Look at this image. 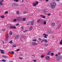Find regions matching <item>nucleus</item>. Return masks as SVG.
<instances>
[{"label": "nucleus", "mask_w": 62, "mask_h": 62, "mask_svg": "<svg viewBox=\"0 0 62 62\" xmlns=\"http://www.w3.org/2000/svg\"><path fill=\"white\" fill-rule=\"evenodd\" d=\"M50 7L52 9H54L55 6L56 5V3L55 2H53L50 3Z\"/></svg>", "instance_id": "obj_1"}, {"label": "nucleus", "mask_w": 62, "mask_h": 62, "mask_svg": "<svg viewBox=\"0 0 62 62\" xmlns=\"http://www.w3.org/2000/svg\"><path fill=\"white\" fill-rule=\"evenodd\" d=\"M16 19L18 22H21L22 20V18L21 17H17L16 18Z\"/></svg>", "instance_id": "obj_2"}, {"label": "nucleus", "mask_w": 62, "mask_h": 62, "mask_svg": "<svg viewBox=\"0 0 62 62\" xmlns=\"http://www.w3.org/2000/svg\"><path fill=\"white\" fill-rule=\"evenodd\" d=\"M12 6H18V4L16 3H13L12 4Z\"/></svg>", "instance_id": "obj_3"}, {"label": "nucleus", "mask_w": 62, "mask_h": 62, "mask_svg": "<svg viewBox=\"0 0 62 62\" xmlns=\"http://www.w3.org/2000/svg\"><path fill=\"white\" fill-rule=\"evenodd\" d=\"M31 44L32 45H38V44H37V43L35 42H32L31 43Z\"/></svg>", "instance_id": "obj_4"}, {"label": "nucleus", "mask_w": 62, "mask_h": 62, "mask_svg": "<svg viewBox=\"0 0 62 62\" xmlns=\"http://www.w3.org/2000/svg\"><path fill=\"white\" fill-rule=\"evenodd\" d=\"M50 57L49 56H46V57L45 59L46 60H50Z\"/></svg>", "instance_id": "obj_5"}, {"label": "nucleus", "mask_w": 62, "mask_h": 62, "mask_svg": "<svg viewBox=\"0 0 62 62\" xmlns=\"http://www.w3.org/2000/svg\"><path fill=\"white\" fill-rule=\"evenodd\" d=\"M43 35H44V36H44V38H45L46 39H47V36H48V34L46 35V34L44 33L43 34Z\"/></svg>", "instance_id": "obj_6"}, {"label": "nucleus", "mask_w": 62, "mask_h": 62, "mask_svg": "<svg viewBox=\"0 0 62 62\" xmlns=\"http://www.w3.org/2000/svg\"><path fill=\"white\" fill-rule=\"evenodd\" d=\"M56 59L57 61H59L60 60V58H59V56L56 57Z\"/></svg>", "instance_id": "obj_7"}, {"label": "nucleus", "mask_w": 62, "mask_h": 62, "mask_svg": "<svg viewBox=\"0 0 62 62\" xmlns=\"http://www.w3.org/2000/svg\"><path fill=\"white\" fill-rule=\"evenodd\" d=\"M19 35H17L15 38V39H18L19 38Z\"/></svg>", "instance_id": "obj_8"}, {"label": "nucleus", "mask_w": 62, "mask_h": 62, "mask_svg": "<svg viewBox=\"0 0 62 62\" xmlns=\"http://www.w3.org/2000/svg\"><path fill=\"white\" fill-rule=\"evenodd\" d=\"M44 13L48 12V10L47 9H45L44 11Z\"/></svg>", "instance_id": "obj_9"}, {"label": "nucleus", "mask_w": 62, "mask_h": 62, "mask_svg": "<svg viewBox=\"0 0 62 62\" xmlns=\"http://www.w3.org/2000/svg\"><path fill=\"white\" fill-rule=\"evenodd\" d=\"M51 53H52V51H49L47 54V55H49Z\"/></svg>", "instance_id": "obj_10"}, {"label": "nucleus", "mask_w": 62, "mask_h": 62, "mask_svg": "<svg viewBox=\"0 0 62 62\" xmlns=\"http://www.w3.org/2000/svg\"><path fill=\"white\" fill-rule=\"evenodd\" d=\"M37 22L38 23H39V22H42V21H41V19H39L37 20Z\"/></svg>", "instance_id": "obj_11"}, {"label": "nucleus", "mask_w": 62, "mask_h": 62, "mask_svg": "<svg viewBox=\"0 0 62 62\" xmlns=\"http://www.w3.org/2000/svg\"><path fill=\"white\" fill-rule=\"evenodd\" d=\"M20 12L19 11L17 10L16 12V14H18V15H19V14H20Z\"/></svg>", "instance_id": "obj_12"}, {"label": "nucleus", "mask_w": 62, "mask_h": 62, "mask_svg": "<svg viewBox=\"0 0 62 62\" xmlns=\"http://www.w3.org/2000/svg\"><path fill=\"white\" fill-rule=\"evenodd\" d=\"M33 29V27L31 26L30 27V28L29 29V31H32V29Z\"/></svg>", "instance_id": "obj_13"}, {"label": "nucleus", "mask_w": 62, "mask_h": 62, "mask_svg": "<svg viewBox=\"0 0 62 62\" xmlns=\"http://www.w3.org/2000/svg\"><path fill=\"white\" fill-rule=\"evenodd\" d=\"M34 20H33L32 22H31V25H33L34 24Z\"/></svg>", "instance_id": "obj_14"}, {"label": "nucleus", "mask_w": 62, "mask_h": 62, "mask_svg": "<svg viewBox=\"0 0 62 62\" xmlns=\"http://www.w3.org/2000/svg\"><path fill=\"white\" fill-rule=\"evenodd\" d=\"M55 24L54 23H53L51 25L52 26H54L55 25Z\"/></svg>", "instance_id": "obj_15"}, {"label": "nucleus", "mask_w": 62, "mask_h": 62, "mask_svg": "<svg viewBox=\"0 0 62 62\" xmlns=\"http://www.w3.org/2000/svg\"><path fill=\"white\" fill-rule=\"evenodd\" d=\"M12 32L11 31H10L9 32V34L10 35H12Z\"/></svg>", "instance_id": "obj_16"}, {"label": "nucleus", "mask_w": 62, "mask_h": 62, "mask_svg": "<svg viewBox=\"0 0 62 62\" xmlns=\"http://www.w3.org/2000/svg\"><path fill=\"white\" fill-rule=\"evenodd\" d=\"M32 5L33 7H36L37 6V5L35 3H33Z\"/></svg>", "instance_id": "obj_17"}, {"label": "nucleus", "mask_w": 62, "mask_h": 62, "mask_svg": "<svg viewBox=\"0 0 62 62\" xmlns=\"http://www.w3.org/2000/svg\"><path fill=\"white\" fill-rule=\"evenodd\" d=\"M0 17L1 18H2V19H3L5 18V16H0Z\"/></svg>", "instance_id": "obj_18"}, {"label": "nucleus", "mask_w": 62, "mask_h": 62, "mask_svg": "<svg viewBox=\"0 0 62 62\" xmlns=\"http://www.w3.org/2000/svg\"><path fill=\"white\" fill-rule=\"evenodd\" d=\"M27 12H28L27 11H24L23 13L24 14H26L27 13Z\"/></svg>", "instance_id": "obj_19"}, {"label": "nucleus", "mask_w": 62, "mask_h": 62, "mask_svg": "<svg viewBox=\"0 0 62 62\" xmlns=\"http://www.w3.org/2000/svg\"><path fill=\"white\" fill-rule=\"evenodd\" d=\"M48 46V44L46 43L44 44V46L45 47H47V46Z\"/></svg>", "instance_id": "obj_20"}, {"label": "nucleus", "mask_w": 62, "mask_h": 62, "mask_svg": "<svg viewBox=\"0 0 62 62\" xmlns=\"http://www.w3.org/2000/svg\"><path fill=\"white\" fill-rule=\"evenodd\" d=\"M61 25L60 24L59 25H58V29L59 28H60L61 27Z\"/></svg>", "instance_id": "obj_21"}, {"label": "nucleus", "mask_w": 62, "mask_h": 62, "mask_svg": "<svg viewBox=\"0 0 62 62\" xmlns=\"http://www.w3.org/2000/svg\"><path fill=\"white\" fill-rule=\"evenodd\" d=\"M0 6H3V3L2 2H1L0 1Z\"/></svg>", "instance_id": "obj_22"}, {"label": "nucleus", "mask_w": 62, "mask_h": 62, "mask_svg": "<svg viewBox=\"0 0 62 62\" xmlns=\"http://www.w3.org/2000/svg\"><path fill=\"white\" fill-rule=\"evenodd\" d=\"M44 41L45 42V43H47L48 42V41H47V39H45L44 40Z\"/></svg>", "instance_id": "obj_23"}, {"label": "nucleus", "mask_w": 62, "mask_h": 62, "mask_svg": "<svg viewBox=\"0 0 62 62\" xmlns=\"http://www.w3.org/2000/svg\"><path fill=\"white\" fill-rule=\"evenodd\" d=\"M2 57H3V58H6L7 57V56H5L4 55H3Z\"/></svg>", "instance_id": "obj_24"}, {"label": "nucleus", "mask_w": 62, "mask_h": 62, "mask_svg": "<svg viewBox=\"0 0 62 62\" xmlns=\"http://www.w3.org/2000/svg\"><path fill=\"white\" fill-rule=\"evenodd\" d=\"M35 4L36 5H38V4H39V2L36 1Z\"/></svg>", "instance_id": "obj_25"}, {"label": "nucleus", "mask_w": 62, "mask_h": 62, "mask_svg": "<svg viewBox=\"0 0 62 62\" xmlns=\"http://www.w3.org/2000/svg\"><path fill=\"white\" fill-rule=\"evenodd\" d=\"M59 57L60 58H60H61V59H62V56H59Z\"/></svg>", "instance_id": "obj_26"}, {"label": "nucleus", "mask_w": 62, "mask_h": 62, "mask_svg": "<svg viewBox=\"0 0 62 62\" xmlns=\"http://www.w3.org/2000/svg\"><path fill=\"white\" fill-rule=\"evenodd\" d=\"M10 44H12L13 43V42H12V41H11L10 42H9Z\"/></svg>", "instance_id": "obj_27"}, {"label": "nucleus", "mask_w": 62, "mask_h": 62, "mask_svg": "<svg viewBox=\"0 0 62 62\" xmlns=\"http://www.w3.org/2000/svg\"><path fill=\"white\" fill-rule=\"evenodd\" d=\"M44 57V55H42L41 56V58H43Z\"/></svg>", "instance_id": "obj_28"}, {"label": "nucleus", "mask_w": 62, "mask_h": 62, "mask_svg": "<svg viewBox=\"0 0 62 62\" xmlns=\"http://www.w3.org/2000/svg\"><path fill=\"white\" fill-rule=\"evenodd\" d=\"M60 44H62V39L61 40V41L60 42Z\"/></svg>", "instance_id": "obj_29"}, {"label": "nucleus", "mask_w": 62, "mask_h": 62, "mask_svg": "<svg viewBox=\"0 0 62 62\" xmlns=\"http://www.w3.org/2000/svg\"><path fill=\"white\" fill-rule=\"evenodd\" d=\"M25 21V18H23V21L24 22Z\"/></svg>", "instance_id": "obj_30"}, {"label": "nucleus", "mask_w": 62, "mask_h": 62, "mask_svg": "<svg viewBox=\"0 0 62 62\" xmlns=\"http://www.w3.org/2000/svg\"><path fill=\"white\" fill-rule=\"evenodd\" d=\"M1 61L2 62H6V61L5 60H1Z\"/></svg>", "instance_id": "obj_31"}, {"label": "nucleus", "mask_w": 62, "mask_h": 62, "mask_svg": "<svg viewBox=\"0 0 62 62\" xmlns=\"http://www.w3.org/2000/svg\"><path fill=\"white\" fill-rule=\"evenodd\" d=\"M37 39H33L32 40V41H37Z\"/></svg>", "instance_id": "obj_32"}, {"label": "nucleus", "mask_w": 62, "mask_h": 62, "mask_svg": "<svg viewBox=\"0 0 62 62\" xmlns=\"http://www.w3.org/2000/svg\"><path fill=\"white\" fill-rule=\"evenodd\" d=\"M46 23H46V21H44V24H46Z\"/></svg>", "instance_id": "obj_33"}, {"label": "nucleus", "mask_w": 62, "mask_h": 62, "mask_svg": "<svg viewBox=\"0 0 62 62\" xmlns=\"http://www.w3.org/2000/svg\"><path fill=\"white\" fill-rule=\"evenodd\" d=\"M38 39L39 40H40V41H41L42 40V39L40 38H39Z\"/></svg>", "instance_id": "obj_34"}, {"label": "nucleus", "mask_w": 62, "mask_h": 62, "mask_svg": "<svg viewBox=\"0 0 62 62\" xmlns=\"http://www.w3.org/2000/svg\"><path fill=\"white\" fill-rule=\"evenodd\" d=\"M54 53H52L51 54V56H53V55H54Z\"/></svg>", "instance_id": "obj_35"}, {"label": "nucleus", "mask_w": 62, "mask_h": 62, "mask_svg": "<svg viewBox=\"0 0 62 62\" xmlns=\"http://www.w3.org/2000/svg\"><path fill=\"white\" fill-rule=\"evenodd\" d=\"M16 27L15 26H13V29H16Z\"/></svg>", "instance_id": "obj_36"}, {"label": "nucleus", "mask_w": 62, "mask_h": 62, "mask_svg": "<svg viewBox=\"0 0 62 62\" xmlns=\"http://www.w3.org/2000/svg\"><path fill=\"white\" fill-rule=\"evenodd\" d=\"M1 54H4V51H2V50L1 51Z\"/></svg>", "instance_id": "obj_37"}, {"label": "nucleus", "mask_w": 62, "mask_h": 62, "mask_svg": "<svg viewBox=\"0 0 62 62\" xmlns=\"http://www.w3.org/2000/svg\"><path fill=\"white\" fill-rule=\"evenodd\" d=\"M8 11H7L5 12V14H8Z\"/></svg>", "instance_id": "obj_38"}, {"label": "nucleus", "mask_w": 62, "mask_h": 62, "mask_svg": "<svg viewBox=\"0 0 62 62\" xmlns=\"http://www.w3.org/2000/svg\"><path fill=\"white\" fill-rule=\"evenodd\" d=\"M19 25V23H17L16 24V26H18Z\"/></svg>", "instance_id": "obj_39"}, {"label": "nucleus", "mask_w": 62, "mask_h": 62, "mask_svg": "<svg viewBox=\"0 0 62 62\" xmlns=\"http://www.w3.org/2000/svg\"><path fill=\"white\" fill-rule=\"evenodd\" d=\"M13 26H10V29H13Z\"/></svg>", "instance_id": "obj_40"}, {"label": "nucleus", "mask_w": 62, "mask_h": 62, "mask_svg": "<svg viewBox=\"0 0 62 62\" xmlns=\"http://www.w3.org/2000/svg\"><path fill=\"white\" fill-rule=\"evenodd\" d=\"M42 18H44V19H45V18H46V16H43Z\"/></svg>", "instance_id": "obj_41"}, {"label": "nucleus", "mask_w": 62, "mask_h": 62, "mask_svg": "<svg viewBox=\"0 0 62 62\" xmlns=\"http://www.w3.org/2000/svg\"><path fill=\"white\" fill-rule=\"evenodd\" d=\"M13 21L15 22H16V19H14L13 20Z\"/></svg>", "instance_id": "obj_42"}, {"label": "nucleus", "mask_w": 62, "mask_h": 62, "mask_svg": "<svg viewBox=\"0 0 62 62\" xmlns=\"http://www.w3.org/2000/svg\"><path fill=\"white\" fill-rule=\"evenodd\" d=\"M31 56H34V57H35V54H32L31 55Z\"/></svg>", "instance_id": "obj_43"}, {"label": "nucleus", "mask_w": 62, "mask_h": 62, "mask_svg": "<svg viewBox=\"0 0 62 62\" xmlns=\"http://www.w3.org/2000/svg\"><path fill=\"white\" fill-rule=\"evenodd\" d=\"M12 54H14V52L13 51H12Z\"/></svg>", "instance_id": "obj_44"}, {"label": "nucleus", "mask_w": 62, "mask_h": 62, "mask_svg": "<svg viewBox=\"0 0 62 62\" xmlns=\"http://www.w3.org/2000/svg\"><path fill=\"white\" fill-rule=\"evenodd\" d=\"M19 59H23V58H22V57H19Z\"/></svg>", "instance_id": "obj_45"}, {"label": "nucleus", "mask_w": 62, "mask_h": 62, "mask_svg": "<svg viewBox=\"0 0 62 62\" xmlns=\"http://www.w3.org/2000/svg\"><path fill=\"white\" fill-rule=\"evenodd\" d=\"M43 41H44V40H42V41L40 42H41V43H42Z\"/></svg>", "instance_id": "obj_46"}, {"label": "nucleus", "mask_w": 62, "mask_h": 62, "mask_svg": "<svg viewBox=\"0 0 62 62\" xmlns=\"http://www.w3.org/2000/svg\"><path fill=\"white\" fill-rule=\"evenodd\" d=\"M58 54L59 55H61V53H58Z\"/></svg>", "instance_id": "obj_47"}, {"label": "nucleus", "mask_w": 62, "mask_h": 62, "mask_svg": "<svg viewBox=\"0 0 62 62\" xmlns=\"http://www.w3.org/2000/svg\"><path fill=\"white\" fill-rule=\"evenodd\" d=\"M49 33H52V31H50L49 32Z\"/></svg>", "instance_id": "obj_48"}, {"label": "nucleus", "mask_w": 62, "mask_h": 62, "mask_svg": "<svg viewBox=\"0 0 62 62\" xmlns=\"http://www.w3.org/2000/svg\"><path fill=\"white\" fill-rule=\"evenodd\" d=\"M20 49H17L16 50V51H20Z\"/></svg>", "instance_id": "obj_49"}, {"label": "nucleus", "mask_w": 62, "mask_h": 62, "mask_svg": "<svg viewBox=\"0 0 62 62\" xmlns=\"http://www.w3.org/2000/svg\"><path fill=\"white\" fill-rule=\"evenodd\" d=\"M48 16H50L51 15V14L50 13H49L47 14Z\"/></svg>", "instance_id": "obj_50"}, {"label": "nucleus", "mask_w": 62, "mask_h": 62, "mask_svg": "<svg viewBox=\"0 0 62 62\" xmlns=\"http://www.w3.org/2000/svg\"><path fill=\"white\" fill-rule=\"evenodd\" d=\"M43 15H40V17H43Z\"/></svg>", "instance_id": "obj_51"}, {"label": "nucleus", "mask_w": 62, "mask_h": 62, "mask_svg": "<svg viewBox=\"0 0 62 62\" xmlns=\"http://www.w3.org/2000/svg\"><path fill=\"white\" fill-rule=\"evenodd\" d=\"M13 47H16V45H14L13 46Z\"/></svg>", "instance_id": "obj_52"}, {"label": "nucleus", "mask_w": 62, "mask_h": 62, "mask_svg": "<svg viewBox=\"0 0 62 62\" xmlns=\"http://www.w3.org/2000/svg\"><path fill=\"white\" fill-rule=\"evenodd\" d=\"M23 38H24V37H23V36H21V39H23Z\"/></svg>", "instance_id": "obj_53"}, {"label": "nucleus", "mask_w": 62, "mask_h": 62, "mask_svg": "<svg viewBox=\"0 0 62 62\" xmlns=\"http://www.w3.org/2000/svg\"><path fill=\"white\" fill-rule=\"evenodd\" d=\"M6 38H7V39H8V35H7V37H6Z\"/></svg>", "instance_id": "obj_54"}, {"label": "nucleus", "mask_w": 62, "mask_h": 62, "mask_svg": "<svg viewBox=\"0 0 62 62\" xmlns=\"http://www.w3.org/2000/svg\"><path fill=\"white\" fill-rule=\"evenodd\" d=\"M58 54H56L55 55V56H58Z\"/></svg>", "instance_id": "obj_55"}, {"label": "nucleus", "mask_w": 62, "mask_h": 62, "mask_svg": "<svg viewBox=\"0 0 62 62\" xmlns=\"http://www.w3.org/2000/svg\"><path fill=\"white\" fill-rule=\"evenodd\" d=\"M33 61L34 62H36V61H36V60H34Z\"/></svg>", "instance_id": "obj_56"}, {"label": "nucleus", "mask_w": 62, "mask_h": 62, "mask_svg": "<svg viewBox=\"0 0 62 62\" xmlns=\"http://www.w3.org/2000/svg\"><path fill=\"white\" fill-rule=\"evenodd\" d=\"M2 31H5V29H2Z\"/></svg>", "instance_id": "obj_57"}, {"label": "nucleus", "mask_w": 62, "mask_h": 62, "mask_svg": "<svg viewBox=\"0 0 62 62\" xmlns=\"http://www.w3.org/2000/svg\"><path fill=\"white\" fill-rule=\"evenodd\" d=\"M21 28L22 29H23V26L21 27Z\"/></svg>", "instance_id": "obj_58"}, {"label": "nucleus", "mask_w": 62, "mask_h": 62, "mask_svg": "<svg viewBox=\"0 0 62 62\" xmlns=\"http://www.w3.org/2000/svg\"><path fill=\"white\" fill-rule=\"evenodd\" d=\"M23 54H21V56H23Z\"/></svg>", "instance_id": "obj_59"}, {"label": "nucleus", "mask_w": 62, "mask_h": 62, "mask_svg": "<svg viewBox=\"0 0 62 62\" xmlns=\"http://www.w3.org/2000/svg\"><path fill=\"white\" fill-rule=\"evenodd\" d=\"M15 2H18V0H16Z\"/></svg>", "instance_id": "obj_60"}, {"label": "nucleus", "mask_w": 62, "mask_h": 62, "mask_svg": "<svg viewBox=\"0 0 62 62\" xmlns=\"http://www.w3.org/2000/svg\"><path fill=\"white\" fill-rule=\"evenodd\" d=\"M49 1V0H46V2H48Z\"/></svg>", "instance_id": "obj_61"}, {"label": "nucleus", "mask_w": 62, "mask_h": 62, "mask_svg": "<svg viewBox=\"0 0 62 62\" xmlns=\"http://www.w3.org/2000/svg\"><path fill=\"white\" fill-rule=\"evenodd\" d=\"M21 2H23V0H22L21 1Z\"/></svg>", "instance_id": "obj_62"}, {"label": "nucleus", "mask_w": 62, "mask_h": 62, "mask_svg": "<svg viewBox=\"0 0 62 62\" xmlns=\"http://www.w3.org/2000/svg\"><path fill=\"white\" fill-rule=\"evenodd\" d=\"M1 2H4V0H1Z\"/></svg>", "instance_id": "obj_63"}, {"label": "nucleus", "mask_w": 62, "mask_h": 62, "mask_svg": "<svg viewBox=\"0 0 62 62\" xmlns=\"http://www.w3.org/2000/svg\"><path fill=\"white\" fill-rule=\"evenodd\" d=\"M9 53H10V54H12V51L11 52H9Z\"/></svg>", "instance_id": "obj_64"}]
</instances>
